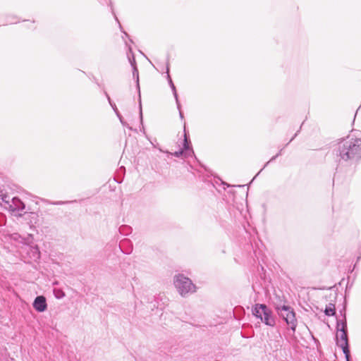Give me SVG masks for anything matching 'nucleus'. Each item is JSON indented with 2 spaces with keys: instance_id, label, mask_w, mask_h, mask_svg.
<instances>
[{
  "instance_id": "17",
  "label": "nucleus",
  "mask_w": 361,
  "mask_h": 361,
  "mask_svg": "<svg viewBox=\"0 0 361 361\" xmlns=\"http://www.w3.org/2000/svg\"><path fill=\"white\" fill-rule=\"evenodd\" d=\"M278 155H279V154H276V157H277ZM275 157H276V156H275V157H273V158H272L271 159H275Z\"/></svg>"
},
{
  "instance_id": "4",
  "label": "nucleus",
  "mask_w": 361,
  "mask_h": 361,
  "mask_svg": "<svg viewBox=\"0 0 361 361\" xmlns=\"http://www.w3.org/2000/svg\"><path fill=\"white\" fill-rule=\"evenodd\" d=\"M0 204L5 209L13 212L20 213L25 209V204L17 197H11L8 194L0 193Z\"/></svg>"
},
{
  "instance_id": "9",
  "label": "nucleus",
  "mask_w": 361,
  "mask_h": 361,
  "mask_svg": "<svg viewBox=\"0 0 361 361\" xmlns=\"http://www.w3.org/2000/svg\"><path fill=\"white\" fill-rule=\"evenodd\" d=\"M33 307L39 312H44L47 307L46 298L42 295L37 296L33 302Z\"/></svg>"
},
{
  "instance_id": "8",
  "label": "nucleus",
  "mask_w": 361,
  "mask_h": 361,
  "mask_svg": "<svg viewBox=\"0 0 361 361\" xmlns=\"http://www.w3.org/2000/svg\"><path fill=\"white\" fill-rule=\"evenodd\" d=\"M32 235H29L27 239H24L25 247L24 248L27 253V258L32 261H37L40 257V252L37 245H31Z\"/></svg>"
},
{
  "instance_id": "6",
  "label": "nucleus",
  "mask_w": 361,
  "mask_h": 361,
  "mask_svg": "<svg viewBox=\"0 0 361 361\" xmlns=\"http://www.w3.org/2000/svg\"><path fill=\"white\" fill-rule=\"evenodd\" d=\"M276 310L281 317H282L291 330L294 332L297 326V320L293 310L288 305H276Z\"/></svg>"
},
{
  "instance_id": "14",
  "label": "nucleus",
  "mask_w": 361,
  "mask_h": 361,
  "mask_svg": "<svg viewBox=\"0 0 361 361\" xmlns=\"http://www.w3.org/2000/svg\"><path fill=\"white\" fill-rule=\"evenodd\" d=\"M54 293L55 297L58 299H61L65 296L64 292L60 289H54Z\"/></svg>"
},
{
  "instance_id": "3",
  "label": "nucleus",
  "mask_w": 361,
  "mask_h": 361,
  "mask_svg": "<svg viewBox=\"0 0 361 361\" xmlns=\"http://www.w3.org/2000/svg\"><path fill=\"white\" fill-rule=\"evenodd\" d=\"M173 283L179 294L183 297H186L196 290V287L192 281L181 274L174 276Z\"/></svg>"
},
{
  "instance_id": "13",
  "label": "nucleus",
  "mask_w": 361,
  "mask_h": 361,
  "mask_svg": "<svg viewBox=\"0 0 361 361\" xmlns=\"http://www.w3.org/2000/svg\"><path fill=\"white\" fill-rule=\"evenodd\" d=\"M25 219H29L30 224H36L37 221V215L35 213H29L25 216Z\"/></svg>"
},
{
  "instance_id": "12",
  "label": "nucleus",
  "mask_w": 361,
  "mask_h": 361,
  "mask_svg": "<svg viewBox=\"0 0 361 361\" xmlns=\"http://www.w3.org/2000/svg\"><path fill=\"white\" fill-rule=\"evenodd\" d=\"M324 312L327 316L334 315L336 313L334 305L330 303L328 306L326 307Z\"/></svg>"
},
{
  "instance_id": "5",
  "label": "nucleus",
  "mask_w": 361,
  "mask_h": 361,
  "mask_svg": "<svg viewBox=\"0 0 361 361\" xmlns=\"http://www.w3.org/2000/svg\"><path fill=\"white\" fill-rule=\"evenodd\" d=\"M252 314L257 318H259L266 325L274 326L275 319L272 315L271 310L264 304H257L252 309Z\"/></svg>"
},
{
  "instance_id": "15",
  "label": "nucleus",
  "mask_w": 361,
  "mask_h": 361,
  "mask_svg": "<svg viewBox=\"0 0 361 361\" xmlns=\"http://www.w3.org/2000/svg\"><path fill=\"white\" fill-rule=\"evenodd\" d=\"M12 238L14 239V240H18L19 238H20L22 240L21 242L25 244V240H24L25 238H22L21 236H20L17 233L13 234L12 235Z\"/></svg>"
},
{
  "instance_id": "2",
  "label": "nucleus",
  "mask_w": 361,
  "mask_h": 361,
  "mask_svg": "<svg viewBox=\"0 0 361 361\" xmlns=\"http://www.w3.org/2000/svg\"><path fill=\"white\" fill-rule=\"evenodd\" d=\"M336 329V343L338 346L342 349L343 353L345 354L346 361H350V350L347 334V323L345 316L343 319L338 320L337 322Z\"/></svg>"
},
{
  "instance_id": "18",
  "label": "nucleus",
  "mask_w": 361,
  "mask_h": 361,
  "mask_svg": "<svg viewBox=\"0 0 361 361\" xmlns=\"http://www.w3.org/2000/svg\"><path fill=\"white\" fill-rule=\"evenodd\" d=\"M180 117L183 116L182 113L180 111Z\"/></svg>"
},
{
  "instance_id": "10",
  "label": "nucleus",
  "mask_w": 361,
  "mask_h": 361,
  "mask_svg": "<svg viewBox=\"0 0 361 361\" xmlns=\"http://www.w3.org/2000/svg\"><path fill=\"white\" fill-rule=\"evenodd\" d=\"M128 59H129V61L131 64V66H133V77H136V79H137V88L139 89L140 87H139V78H138V71H137V68L135 66V59L134 57H132V59L128 56Z\"/></svg>"
},
{
  "instance_id": "11",
  "label": "nucleus",
  "mask_w": 361,
  "mask_h": 361,
  "mask_svg": "<svg viewBox=\"0 0 361 361\" xmlns=\"http://www.w3.org/2000/svg\"><path fill=\"white\" fill-rule=\"evenodd\" d=\"M167 73H168V78H169V84H170V85L171 87V89L173 90V95H174V97L176 99L178 108L180 109V104H179L178 99V94H177V92H176V87H175V86H174V85H173V82H172V80L170 78V76L169 75V68H167Z\"/></svg>"
},
{
  "instance_id": "16",
  "label": "nucleus",
  "mask_w": 361,
  "mask_h": 361,
  "mask_svg": "<svg viewBox=\"0 0 361 361\" xmlns=\"http://www.w3.org/2000/svg\"><path fill=\"white\" fill-rule=\"evenodd\" d=\"M117 115L121 121V122H123L121 116L117 113Z\"/></svg>"
},
{
  "instance_id": "1",
  "label": "nucleus",
  "mask_w": 361,
  "mask_h": 361,
  "mask_svg": "<svg viewBox=\"0 0 361 361\" xmlns=\"http://www.w3.org/2000/svg\"><path fill=\"white\" fill-rule=\"evenodd\" d=\"M339 156L343 161L361 157V138L346 137L338 143Z\"/></svg>"
},
{
  "instance_id": "7",
  "label": "nucleus",
  "mask_w": 361,
  "mask_h": 361,
  "mask_svg": "<svg viewBox=\"0 0 361 361\" xmlns=\"http://www.w3.org/2000/svg\"><path fill=\"white\" fill-rule=\"evenodd\" d=\"M189 137H190L186 136L180 137L176 142L178 149L171 154L176 157H182L183 158L192 156L194 152L191 147V142Z\"/></svg>"
}]
</instances>
